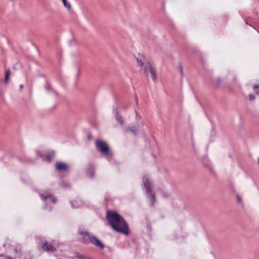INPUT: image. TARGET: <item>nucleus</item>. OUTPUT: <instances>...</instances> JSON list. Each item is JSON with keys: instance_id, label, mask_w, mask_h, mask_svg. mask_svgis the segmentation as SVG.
<instances>
[{"instance_id": "nucleus-3", "label": "nucleus", "mask_w": 259, "mask_h": 259, "mask_svg": "<svg viewBox=\"0 0 259 259\" xmlns=\"http://www.w3.org/2000/svg\"><path fill=\"white\" fill-rule=\"evenodd\" d=\"M142 180L144 187L146 189L147 195L151 196V204L152 205H153L156 201V196L155 193L152 192L149 174H145L143 175L142 177Z\"/></svg>"}, {"instance_id": "nucleus-7", "label": "nucleus", "mask_w": 259, "mask_h": 259, "mask_svg": "<svg viewBox=\"0 0 259 259\" xmlns=\"http://www.w3.org/2000/svg\"><path fill=\"white\" fill-rule=\"evenodd\" d=\"M90 243L93 244L101 250L104 249L105 247L104 244L97 237L94 235L91 236Z\"/></svg>"}, {"instance_id": "nucleus-32", "label": "nucleus", "mask_w": 259, "mask_h": 259, "mask_svg": "<svg viewBox=\"0 0 259 259\" xmlns=\"http://www.w3.org/2000/svg\"><path fill=\"white\" fill-rule=\"evenodd\" d=\"M106 248L108 249V250L110 252H112V251H113V249L111 247H109V246H107Z\"/></svg>"}, {"instance_id": "nucleus-9", "label": "nucleus", "mask_w": 259, "mask_h": 259, "mask_svg": "<svg viewBox=\"0 0 259 259\" xmlns=\"http://www.w3.org/2000/svg\"><path fill=\"white\" fill-rule=\"evenodd\" d=\"M42 249L48 252H54L56 251V247L52 245L51 244H49L48 242H45L41 246Z\"/></svg>"}, {"instance_id": "nucleus-18", "label": "nucleus", "mask_w": 259, "mask_h": 259, "mask_svg": "<svg viewBox=\"0 0 259 259\" xmlns=\"http://www.w3.org/2000/svg\"><path fill=\"white\" fill-rule=\"evenodd\" d=\"M10 74H11L10 70L9 69H8L6 71V72H5V82L6 83H7L8 82V81H9Z\"/></svg>"}, {"instance_id": "nucleus-19", "label": "nucleus", "mask_w": 259, "mask_h": 259, "mask_svg": "<svg viewBox=\"0 0 259 259\" xmlns=\"http://www.w3.org/2000/svg\"><path fill=\"white\" fill-rule=\"evenodd\" d=\"M66 8H67L71 14H74V11L71 10L70 4L66 0Z\"/></svg>"}, {"instance_id": "nucleus-28", "label": "nucleus", "mask_w": 259, "mask_h": 259, "mask_svg": "<svg viewBox=\"0 0 259 259\" xmlns=\"http://www.w3.org/2000/svg\"><path fill=\"white\" fill-rule=\"evenodd\" d=\"M237 201L238 203H242V199L239 194H237Z\"/></svg>"}, {"instance_id": "nucleus-16", "label": "nucleus", "mask_w": 259, "mask_h": 259, "mask_svg": "<svg viewBox=\"0 0 259 259\" xmlns=\"http://www.w3.org/2000/svg\"><path fill=\"white\" fill-rule=\"evenodd\" d=\"M56 169L58 170H65V163L57 162L55 164Z\"/></svg>"}, {"instance_id": "nucleus-24", "label": "nucleus", "mask_w": 259, "mask_h": 259, "mask_svg": "<svg viewBox=\"0 0 259 259\" xmlns=\"http://www.w3.org/2000/svg\"><path fill=\"white\" fill-rule=\"evenodd\" d=\"M248 96H249V100L250 102L253 101L255 99V95H253V94H250L248 95Z\"/></svg>"}, {"instance_id": "nucleus-42", "label": "nucleus", "mask_w": 259, "mask_h": 259, "mask_svg": "<svg viewBox=\"0 0 259 259\" xmlns=\"http://www.w3.org/2000/svg\"><path fill=\"white\" fill-rule=\"evenodd\" d=\"M236 79V77H234V80H235Z\"/></svg>"}, {"instance_id": "nucleus-29", "label": "nucleus", "mask_w": 259, "mask_h": 259, "mask_svg": "<svg viewBox=\"0 0 259 259\" xmlns=\"http://www.w3.org/2000/svg\"><path fill=\"white\" fill-rule=\"evenodd\" d=\"M137 62L140 66L142 67L144 66V63L141 59H137Z\"/></svg>"}, {"instance_id": "nucleus-44", "label": "nucleus", "mask_w": 259, "mask_h": 259, "mask_svg": "<svg viewBox=\"0 0 259 259\" xmlns=\"http://www.w3.org/2000/svg\"><path fill=\"white\" fill-rule=\"evenodd\" d=\"M258 164H259V157H258Z\"/></svg>"}, {"instance_id": "nucleus-5", "label": "nucleus", "mask_w": 259, "mask_h": 259, "mask_svg": "<svg viewBox=\"0 0 259 259\" xmlns=\"http://www.w3.org/2000/svg\"><path fill=\"white\" fill-rule=\"evenodd\" d=\"M79 234L81 237L79 238L78 241L82 244H88L91 242V236L93 234L88 231L84 232L83 231H79Z\"/></svg>"}, {"instance_id": "nucleus-2", "label": "nucleus", "mask_w": 259, "mask_h": 259, "mask_svg": "<svg viewBox=\"0 0 259 259\" xmlns=\"http://www.w3.org/2000/svg\"><path fill=\"white\" fill-rule=\"evenodd\" d=\"M95 144L97 150L100 151L108 161H110L113 158V153L106 141L101 139H97Z\"/></svg>"}, {"instance_id": "nucleus-27", "label": "nucleus", "mask_w": 259, "mask_h": 259, "mask_svg": "<svg viewBox=\"0 0 259 259\" xmlns=\"http://www.w3.org/2000/svg\"><path fill=\"white\" fill-rule=\"evenodd\" d=\"M87 138V140L89 141H91V140H92L93 136L92 135L91 133L90 132L88 134Z\"/></svg>"}, {"instance_id": "nucleus-30", "label": "nucleus", "mask_w": 259, "mask_h": 259, "mask_svg": "<svg viewBox=\"0 0 259 259\" xmlns=\"http://www.w3.org/2000/svg\"><path fill=\"white\" fill-rule=\"evenodd\" d=\"M77 73L76 75V79L78 78V77L80 75V68H79V66H77Z\"/></svg>"}, {"instance_id": "nucleus-33", "label": "nucleus", "mask_w": 259, "mask_h": 259, "mask_svg": "<svg viewBox=\"0 0 259 259\" xmlns=\"http://www.w3.org/2000/svg\"><path fill=\"white\" fill-rule=\"evenodd\" d=\"M71 188V185L67 183H66V189Z\"/></svg>"}, {"instance_id": "nucleus-36", "label": "nucleus", "mask_w": 259, "mask_h": 259, "mask_svg": "<svg viewBox=\"0 0 259 259\" xmlns=\"http://www.w3.org/2000/svg\"><path fill=\"white\" fill-rule=\"evenodd\" d=\"M5 259H13V258H12V257H11L10 256H6V258H5Z\"/></svg>"}, {"instance_id": "nucleus-10", "label": "nucleus", "mask_w": 259, "mask_h": 259, "mask_svg": "<svg viewBox=\"0 0 259 259\" xmlns=\"http://www.w3.org/2000/svg\"><path fill=\"white\" fill-rule=\"evenodd\" d=\"M116 232L128 236L130 234V228H112Z\"/></svg>"}, {"instance_id": "nucleus-21", "label": "nucleus", "mask_w": 259, "mask_h": 259, "mask_svg": "<svg viewBox=\"0 0 259 259\" xmlns=\"http://www.w3.org/2000/svg\"><path fill=\"white\" fill-rule=\"evenodd\" d=\"M109 201V195L108 194H106V195H105V197H104V201H105V203L106 204V207H108V202Z\"/></svg>"}, {"instance_id": "nucleus-6", "label": "nucleus", "mask_w": 259, "mask_h": 259, "mask_svg": "<svg viewBox=\"0 0 259 259\" xmlns=\"http://www.w3.org/2000/svg\"><path fill=\"white\" fill-rule=\"evenodd\" d=\"M144 72H147L149 71L153 81L154 82H156V80L157 79L156 69L152 67L150 62L148 61L146 63V66L144 68Z\"/></svg>"}, {"instance_id": "nucleus-14", "label": "nucleus", "mask_w": 259, "mask_h": 259, "mask_svg": "<svg viewBox=\"0 0 259 259\" xmlns=\"http://www.w3.org/2000/svg\"><path fill=\"white\" fill-rule=\"evenodd\" d=\"M211 82L215 87H219L224 80V78L219 77L217 79L211 78Z\"/></svg>"}, {"instance_id": "nucleus-25", "label": "nucleus", "mask_w": 259, "mask_h": 259, "mask_svg": "<svg viewBox=\"0 0 259 259\" xmlns=\"http://www.w3.org/2000/svg\"><path fill=\"white\" fill-rule=\"evenodd\" d=\"M162 195L164 198H168L170 197V195L169 193L164 192H163L162 193Z\"/></svg>"}, {"instance_id": "nucleus-40", "label": "nucleus", "mask_w": 259, "mask_h": 259, "mask_svg": "<svg viewBox=\"0 0 259 259\" xmlns=\"http://www.w3.org/2000/svg\"><path fill=\"white\" fill-rule=\"evenodd\" d=\"M192 146H193V148L194 149L195 148V145H194V143H192Z\"/></svg>"}, {"instance_id": "nucleus-8", "label": "nucleus", "mask_w": 259, "mask_h": 259, "mask_svg": "<svg viewBox=\"0 0 259 259\" xmlns=\"http://www.w3.org/2000/svg\"><path fill=\"white\" fill-rule=\"evenodd\" d=\"M86 173L89 176V177L93 179L95 177V171H96V167L94 164L92 163H89L87 168H86Z\"/></svg>"}, {"instance_id": "nucleus-41", "label": "nucleus", "mask_w": 259, "mask_h": 259, "mask_svg": "<svg viewBox=\"0 0 259 259\" xmlns=\"http://www.w3.org/2000/svg\"><path fill=\"white\" fill-rule=\"evenodd\" d=\"M13 68L14 69V70H16V67L15 66H13Z\"/></svg>"}, {"instance_id": "nucleus-13", "label": "nucleus", "mask_w": 259, "mask_h": 259, "mask_svg": "<svg viewBox=\"0 0 259 259\" xmlns=\"http://www.w3.org/2000/svg\"><path fill=\"white\" fill-rule=\"evenodd\" d=\"M202 162L204 165L205 167L207 168L211 172H212V174L214 173L212 167L210 165L209 161L207 157L205 156L203 157L202 159Z\"/></svg>"}, {"instance_id": "nucleus-20", "label": "nucleus", "mask_w": 259, "mask_h": 259, "mask_svg": "<svg viewBox=\"0 0 259 259\" xmlns=\"http://www.w3.org/2000/svg\"><path fill=\"white\" fill-rule=\"evenodd\" d=\"M76 44V40L74 37H72V38L68 41V45L70 46H72L73 45H74Z\"/></svg>"}, {"instance_id": "nucleus-38", "label": "nucleus", "mask_w": 259, "mask_h": 259, "mask_svg": "<svg viewBox=\"0 0 259 259\" xmlns=\"http://www.w3.org/2000/svg\"><path fill=\"white\" fill-rule=\"evenodd\" d=\"M246 25H249L250 26H251L250 24H249V22H247V21L245 22Z\"/></svg>"}, {"instance_id": "nucleus-23", "label": "nucleus", "mask_w": 259, "mask_h": 259, "mask_svg": "<svg viewBox=\"0 0 259 259\" xmlns=\"http://www.w3.org/2000/svg\"><path fill=\"white\" fill-rule=\"evenodd\" d=\"M253 89L254 91L256 90V93L258 94L259 92V84H255L253 85Z\"/></svg>"}, {"instance_id": "nucleus-11", "label": "nucleus", "mask_w": 259, "mask_h": 259, "mask_svg": "<svg viewBox=\"0 0 259 259\" xmlns=\"http://www.w3.org/2000/svg\"><path fill=\"white\" fill-rule=\"evenodd\" d=\"M69 203L72 208H78L83 204L82 201L79 199H75L73 200H71Z\"/></svg>"}, {"instance_id": "nucleus-39", "label": "nucleus", "mask_w": 259, "mask_h": 259, "mask_svg": "<svg viewBox=\"0 0 259 259\" xmlns=\"http://www.w3.org/2000/svg\"><path fill=\"white\" fill-rule=\"evenodd\" d=\"M152 155L154 158H156V156L154 154H152Z\"/></svg>"}, {"instance_id": "nucleus-37", "label": "nucleus", "mask_w": 259, "mask_h": 259, "mask_svg": "<svg viewBox=\"0 0 259 259\" xmlns=\"http://www.w3.org/2000/svg\"><path fill=\"white\" fill-rule=\"evenodd\" d=\"M63 5L65 6V0H62Z\"/></svg>"}, {"instance_id": "nucleus-31", "label": "nucleus", "mask_w": 259, "mask_h": 259, "mask_svg": "<svg viewBox=\"0 0 259 259\" xmlns=\"http://www.w3.org/2000/svg\"><path fill=\"white\" fill-rule=\"evenodd\" d=\"M69 166L68 164L66 163V176L67 175V173L68 172Z\"/></svg>"}, {"instance_id": "nucleus-22", "label": "nucleus", "mask_w": 259, "mask_h": 259, "mask_svg": "<svg viewBox=\"0 0 259 259\" xmlns=\"http://www.w3.org/2000/svg\"><path fill=\"white\" fill-rule=\"evenodd\" d=\"M75 257L79 259H85V257L81 255L80 253L76 252L75 254Z\"/></svg>"}, {"instance_id": "nucleus-12", "label": "nucleus", "mask_w": 259, "mask_h": 259, "mask_svg": "<svg viewBox=\"0 0 259 259\" xmlns=\"http://www.w3.org/2000/svg\"><path fill=\"white\" fill-rule=\"evenodd\" d=\"M115 112V119L121 125H123L124 123V120L120 114V112L117 109H113Z\"/></svg>"}, {"instance_id": "nucleus-4", "label": "nucleus", "mask_w": 259, "mask_h": 259, "mask_svg": "<svg viewBox=\"0 0 259 259\" xmlns=\"http://www.w3.org/2000/svg\"><path fill=\"white\" fill-rule=\"evenodd\" d=\"M36 154L37 156L42 158L44 161L47 162H50L54 159L55 155V153L54 151L49 150L44 154H41L39 151H37Z\"/></svg>"}, {"instance_id": "nucleus-43", "label": "nucleus", "mask_w": 259, "mask_h": 259, "mask_svg": "<svg viewBox=\"0 0 259 259\" xmlns=\"http://www.w3.org/2000/svg\"><path fill=\"white\" fill-rule=\"evenodd\" d=\"M135 112H136V115H138L137 112L136 111H135Z\"/></svg>"}, {"instance_id": "nucleus-26", "label": "nucleus", "mask_w": 259, "mask_h": 259, "mask_svg": "<svg viewBox=\"0 0 259 259\" xmlns=\"http://www.w3.org/2000/svg\"><path fill=\"white\" fill-rule=\"evenodd\" d=\"M179 71L181 73V76L183 77L184 76V72H183V66L182 65H180L179 67Z\"/></svg>"}, {"instance_id": "nucleus-34", "label": "nucleus", "mask_w": 259, "mask_h": 259, "mask_svg": "<svg viewBox=\"0 0 259 259\" xmlns=\"http://www.w3.org/2000/svg\"><path fill=\"white\" fill-rule=\"evenodd\" d=\"M24 88V86L23 84H21L20 86H19V90H20V91H22L23 89Z\"/></svg>"}, {"instance_id": "nucleus-17", "label": "nucleus", "mask_w": 259, "mask_h": 259, "mask_svg": "<svg viewBox=\"0 0 259 259\" xmlns=\"http://www.w3.org/2000/svg\"><path fill=\"white\" fill-rule=\"evenodd\" d=\"M126 131L131 132L134 136H136L138 134V130L135 126H129L127 127Z\"/></svg>"}, {"instance_id": "nucleus-35", "label": "nucleus", "mask_w": 259, "mask_h": 259, "mask_svg": "<svg viewBox=\"0 0 259 259\" xmlns=\"http://www.w3.org/2000/svg\"><path fill=\"white\" fill-rule=\"evenodd\" d=\"M200 60H201V62L202 64L204 65V62L202 57H200Z\"/></svg>"}, {"instance_id": "nucleus-1", "label": "nucleus", "mask_w": 259, "mask_h": 259, "mask_svg": "<svg viewBox=\"0 0 259 259\" xmlns=\"http://www.w3.org/2000/svg\"><path fill=\"white\" fill-rule=\"evenodd\" d=\"M106 219L110 227H129L125 219L115 210L108 209Z\"/></svg>"}, {"instance_id": "nucleus-15", "label": "nucleus", "mask_w": 259, "mask_h": 259, "mask_svg": "<svg viewBox=\"0 0 259 259\" xmlns=\"http://www.w3.org/2000/svg\"><path fill=\"white\" fill-rule=\"evenodd\" d=\"M40 197L41 198H43L44 200H49V201H50L51 202H52L53 203H55L57 201V199L55 197H54V196H52L51 195H44L41 194Z\"/></svg>"}, {"instance_id": "nucleus-45", "label": "nucleus", "mask_w": 259, "mask_h": 259, "mask_svg": "<svg viewBox=\"0 0 259 259\" xmlns=\"http://www.w3.org/2000/svg\"><path fill=\"white\" fill-rule=\"evenodd\" d=\"M60 178L62 179L63 177H62V176H60Z\"/></svg>"}]
</instances>
